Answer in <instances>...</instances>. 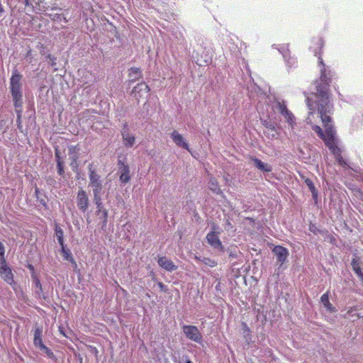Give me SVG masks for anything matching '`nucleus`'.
I'll use <instances>...</instances> for the list:
<instances>
[{
    "mask_svg": "<svg viewBox=\"0 0 363 363\" xmlns=\"http://www.w3.org/2000/svg\"><path fill=\"white\" fill-rule=\"evenodd\" d=\"M352 269L354 270V272L358 274H361L362 272V269L359 267V264L357 260L353 259L352 261Z\"/></svg>",
    "mask_w": 363,
    "mask_h": 363,
    "instance_id": "obj_24",
    "label": "nucleus"
},
{
    "mask_svg": "<svg viewBox=\"0 0 363 363\" xmlns=\"http://www.w3.org/2000/svg\"><path fill=\"white\" fill-rule=\"evenodd\" d=\"M29 2H30V0H24L25 6H28L29 5Z\"/></svg>",
    "mask_w": 363,
    "mask_h": 363,
    "instance_id": "obj_41",
    "label": "nucleus"
},
{
    "mask_svg": "<svg viewBox=\"0 0 363 363\" xmlns=\"http://www.w3.org/2000/svg\"><path fill=\"white\" fill-rule=\"evenodd\" d=\"M215 230L216 226L213 225V230L208 233L206 235L207 242L210 245H211L214 248L220 249L221 250H223V245L218 238V233L215 231Z\"/></svg>",
    "mask_w": 363,
    "mask_h": 363,
    "instance_id": "obj_12",
    "label": "nucleus"
},
{
    "mask_svg": "<svg viewBox=\"0 0 363 363\" xmlns=\"http://www.w3.org/2000/svg\"><path fill=\"white\" fill-rule=\"evenodd\" d=\"M209 189L218 195H221L223 194L217 179L213 177H211L209 180Z\"/></svg>",
    "mask_w": 363,
    "mask_h": 363,
    "instance_id": "obj_20",
    "label": "nucleus"
},
{
    "mask_svg": "<svg viewBox=\"0 0 363 363\" xmlns=\"http://www.w3.org/2000/svg\"><path fill=\"white\" fill-rule=\"evenodd\" d=\"M61 252L65 259L70 262L74 267H77V264L76 261L73 258L69 250L65 248V245L61 246Z\"/></svg>",
    "mask_w": 363,
    "mask_h": 363,
    "instance_id": "obj_19",
    "label": "nucleus"
},
{
    "mask_svg": "<svg viewBox=\"0 0 363 363\" xmlns=\"http://www.w3.org/2000/svg\"><path fill=\"white\" fill-rule=\"evenodd\" d=\"M5 249L3 244L0 242V257L1 259H4Z\"/></svg>",
    "mask_w": 363,
    "mask_h": 363,
    "instance_id": "obj_32",
    "label": "nucleus"
},
{
    "mask_svg": "<svg viewBox=\"0 0 363 363\" xmlns=\"http://www.w3.org/2000/svg\"><path fill=\"white\" fill-rule=\"evenodd\" d=\"M5 249L3 244L0 242V257L1 259H4Z\"/></svg>",
    "mask_w": 363,
    "mask_h": 363,
    "instance_id": "obj_31",
    "label": "nucleus"
},
{
    "mask_svg": "<svg viewBox=\"0 0 363 363\" xmlns=\"http://www.w3.org/2000/svg\"><path fill=\"white\" fill-rule=\"evenodd\" d=\"M171 138L173 142L179 147H181L188 151H189V147L187 143L184 140L183 136L179 134L177 130H174L171 133Z\"/></svg>",
    "mask_w": 363,
    "mask_h": 363,
    "instance_id": "obj_16",
    "label": "nucleus"
},
{
    "mask_svg": "<svg viewBox=\"0 0 363 363\" xmlns=\"http://www.w3.org/2000/svg\"><path fill=\"white\" fill-rule=\"evenodd\" d=\"M42 328H36L34 330L33 344L35 347H41L44 345L42 340Z\"/></svg>",
    "mask_w": 363,
    "mask_h": 363,
    "instance_id": "obj_21",
    "label": "nucleus"
},
{
    "mask_svg": "<svg viewBox=\"0 0 363 363\" xmlns=\"http://www.w3.org/2000/svg\"><path fill=\"white\" fill-rule=\"evenodd\" d=\"M314 43V52L315 55H318V63L320 66V79L316 80L315 84V91L311 94V96H306V105L310 110L308 112V115L306 119V121L309 125H313L314 123L315 113L314 111L317 108L319 114H320L319 111V106H320L322 101L321 97L318 94L320 90H323L325 91L327 96L328 102L333 106V104L330 101V86L333 80V72L327 69L325 65L323 62V60L321 57V52L324 46V41L321 38H317L313 40ZM321 118V115H320Z\"/></svg>",
    "mask_w": 363,
    "mask_h": 363,
    "instance_id": "obj_1",
    "label": "nucleus"
},
{
    "mask_svg": "<svg viewBox=\"0 0 363 363\" xmlns=\"http://www.w3.org/2000/svg\"><path fill=\"white\" fill-rule=\"evenodd\" d=\"M77 204L80 211L83 213L86 211L89 207V197L86 192L80 189L77 196Z\"/></svg>",
    "mask_w": 363,
    "mask_h": 363,
    "instance_id": "obj_11",
    "label": "nucleus"
},
{
    "mask_svg": "<svg viewBox=\"0 0 363 363\" xmlns=\"http://www.w3.org/2000/svg\"><path fill=\"white\" fill-rule=\"evenodd\" d=\"M41 350H44L45 352V353L48 355V357L52 358L54 357V354L53 352L51 351V350H50L48 347H46L45 345H42V347H40Z\"/></svg>",
    "mask_w": 363,
    "mask_h": 363,
    "instance_id": "obj_29",
    "label": "nucleus"
},
{
    "mask_svg": "<svg viewBox=\"0 0 363 363\" xmlns=\"http://www.w3.org/2000/svg\"><path fill=\"white\" fill-rule=\"evenodd\" d=\"M186 363H193L190 359H187Z\"/></svg>",
    "mask_w": 363,
    "mask_h": 363,
    "instance_id": "obj_43",
    "label": "nucleus"
},
{
    "mask_svg": "<svg viewBox=\"0 0 363 363\" xmlns=\"http://www.w3.org/2000/svg\"><path fill=\"white\" fill-rule=\"evenodd\" d=\"M277 109L284 117L286 122L289 125L294 128L296 125V118L292 112L288 109L284 101H277Z\"/></svg>",
    "mask_w": 363,
    "mask_h": 363,
    "instance_id": "obj_5",
    "label": "nucleus"
},
{
    "mask_svg": "<svg viewBox=\"0 0 363 363\" xmlns=\"http://www.w3.org/2000/svg\"><path fill=\"white\" fill-rule=\"evenodd\" d=\"M79 150V148L78 147L77 145H76V146L72 145V146L69 147V148H68L69 155L76 154Z\"/></svg>",
    "mask_w": 363,
    "mask_h": 363,
    "instance_id": "obj_30",
    "label": "nucleus"
},
{
    "mask_svg": "<svg viewBox=\"0 0 363 363\" xmlns=\"http://www.w3.org/2000/svg\"><path fill=\"white\" fill-rule=\"evenodd\" d=\"M357 275L360 278L362 281L363 282V273H362V272H361V274H358Z\"/></svg>",
    "mask_w": 363,
    "mask_h": 363,
    "instance_id": "obj_39",
    "label": "nucleus"
},
{
    "mask_svg": "<svg viewBox=\"0 0 363 363\" xmlns=\"http://www.w3.org/2000/svg\"><path fill=\"white\" fill-rule=\"evenodd\" d=\"M33 281H34L35 287L39 289V290L40 291H43V288H42V284H41V283L40 281V279L35 275H33Z\"/></svg>",
    "mask_w": 363,
    "mask_h": 363,
    "instance_id": "obj_28",
    "label": "nucleus"
},
{
    "mask_svg": "<svg viewBox=\"0 0 363 363\" xmlns=\"http://www.w3.org/2000/svg\"><path fill=\"white\" fill-rule=\"evenodd\" d=\"M20 108L19 110H18L16 108V112L18 113L17 123H18V128H21V108Z\"/></svg>",
    "mask_w": 363,
    "mask_h": 363,
    "instance_id": "obj_33",
    "label": "nucleus"
},
{
    "mask_svg": "<svg viewBox=\"0 0 363 363\" xmlns=\"http://www.w3.org/2000/svg\"><path fill=\"white\" fill-rule=\"evenodd\" d=\"M142 72L141 69L138 67H131L129 69L128 77L130 78V81L135 82L142 77Z\"/></svg>",
    "mask_w": 363,
    "mask_h": 363,
    "instance_id": "obj_17",
    "label": "nucleus"
},
{
    "mask_svg": "<svg viewBox=\"0 0 363 363\" xmlns=\"http://www.w3.org/2000/svg\"><path fill=\"white\" fill-rule=\"evenodd\" d=\"M329 238H330V242L334 243L335 242V238L333 236L330 235Z\"/></svg>",
    "mask_w": 363,
    "mask_h": 363,
    "instance_id": "obj_38",
    "label": "nucleus"
},
{
    "mask_svg": "<svg viewBox=\"0 0 363 363\" xmlns=\"http://www.w3.org/2000/svg\"><path fill=\"white\" fill-rule=\"evenodd\" d=\"M89 347L93 350L94 353L97 355L98 354V350L96 347L94 346H89Z\"/></svg>",
    "mask_w": 363,
    "mask_h": 363,
    "instance_id": "obj_35",
    "label": "nucleus"
},
{
    "mask_svg": "<svg viewBox=\"0 0 363 363\" xmlns=\"http://www.w3.org/2000/svg\"><path fill=\"white\" fill-rule=\"evenodd\" d=\"M272 251L275 254L277 261L281 264H283L286 260L289 252L286 247L278 245L274 247Z\"/></svg>",
    "mask_w": 363,
    "mask_h": 363,
    "instance_id": "obj_15",
    "label": "nucleus"
},
{
    "mask_svg": "<svg viewBox=\"0 0 363 363\" xmlns=\"http://www.w3.org/2000/svg\"><path fill=\"white\" fill-rule=\"evenodd\" d=\"M159 286H160V288H162L164 285H163L162 283H159Z\"/></svg>",
    "mask_w": 363,
    "mask_h": 363,
    "instance_id": "obj_42",
    "label": "nucleus"
},
{
    "mask_svg": "<svg viewBox=\"0 0 363 363\" xmlns=\"http://www.w3.org/2000/svg\"><path fill=\"white\" fill-rule=\"evenodd\" d=\"M28 267V269H29L30 270H31V271H34V267H33V265L29 264Z\"/></svg>",
    "mask_w": 363,
    "mask_h": 363,
    "instance_id": "obj_40",
    "label": "nucleus"
},
{
    "mask_svg": "<svg viewBox=\"0 0 363 363\" xmlns=\"http://www.w3.org/2000/svg\"><path fill=\"white\" fill-rule=\"evenodd\" d=\"M305 184L307 185L311 191H313L315 189L313 181L308 178L305 179Z\"/></svg>",
    "mask_w": 363,
    "mask_h": 363,
    "instance_id": "obj_26",
    "label": "nucleus"
},
{
    "mask_svg": "<svg viewBox=\"0 0 363 363\" xmlns=\"http://www.w3.org/2000/svg\"><path fill=\"white\" fill-rule=\"evenodd\" d=\"M89 186L92 188L93 196H101L104 193L103 181L94 167V164L88 165Z\"/></svg>",
    "mask_w": 363,
    "mask_h": 363,
    "instance_id": "obj_4",
    "label": "nucleus"
},
{
    "mask_svg": "<svg viewBox=\"0 0 363 363\" xmlns=\"http://www.w3.org/2000/svg\"><path fill=\"white\" fill-rule=\"evenodd\" d=\"M0 275L1 278L11 286H13L16 285L13 280V274L11 268L7 265L5 258L1 259L0 264Z\"/></svg>",
    "mask_w": 363,
    "mask_h": 363,
    "instance_id": "obj_7",
    "label": "nucleus"
},
{
    "mask_svg": "<svg viewBox=\"0 0 363 363\" xmlns=\"http://www.w3.org/2000/svg\"><path fill=\"white\" fill-rule=\"evenodd\" d=\"M157 263L160 267L165 269L167 272H173L177 269V267L174 262L168 259L167 257H160L157 260Z\"/></svg>",
    "mask_w": 363,
    "mask_h": 363,
    "instance_id": "obj_14",
    "label": "nucleus"
},
{
    "mask_svg": "<svg viewBox=\"0 0 363 363\" xmlns=\"http://www.w3.org/2000/svg\"><path fill=\"white\" fill-rule=\"evenodd\" d=\"M55 158H56L57 161V160H61V157L60 156V152L58 150H56V152H55Z\"/></svg>",
    "mask_w": 363,
    "mask_h": 363,
    "instance_id": "obj_36",
    "label": "nucleus"
},
{
    "mask_svg": "<svg viewBox=\"0 0 363 363\" xmlns=\"http://www.w3.org/2000/svg\"><path fill=\"white\" fill-rule=\"evenodd\" d=\"M311 194H312L313 197L315 199H317V197H318V191H317V189H315L313 191H311Z\"/></svg>",
    "mask_w": 363,
    "mask_h": 363,
    "instance_id": "obj_34",
    "label": "nucleus"
},
{
    "mask_svg": "<svg viewBox=\"0 0 363 363\" xmlns=\"http://www.w3.org/2000/svg\"><path fill=\"white\" fill-rule=\"evenodd\" d=\"M318 94L322 99V103L319 106V111L321 115V121L325 131L324 133L322 128L317 125H313L312 129L324 141L325 145L334 155L338 164L341 166H344L346 164V162L341 155L342 151L340 148L336 144V133L332 123V118L329 116L333 113V106L328 102L324 91L322 89L320 90Z\"/></svg>",
    "mask_w": 363,
    "mask_h": 363,
    "instance_id": "obj_2",
    "label": "nucleus"
},
{
    "mask_svg": "<svg viewBox=\"0 0 363 363\" xmlns=\"http://www.w3.org/2000/svg\"><path fill=\"white\" fill-rule=\"evenodd\" d=\"M122 138L123 140V144L125 147H132L135 143V138L133 135H130L129 133V128L127 124L123 125V130L121 131Z\"/></svg>",
    "mask_w": 363,
    "mask_h": 363,
    "instance_id": "obj_13",
    "label": "nucleus"
},
{
    "mask_svg": "<svg viewBox=\"0 0 363 363\" xmlns=\"http://www.w3.org/2000/svg\"><path fill=\"white\" fill-rule=\"evenodd\" d=\"M57 167L58 174L62 176L64 174L65 171L63 167V162L62 160H57Z\"/></svg>",
    "mask_w": 363,
    "mask_h": 363,
    "instance_id": "obj_25",
    "label": "nucleus"
},
{
    "mask_svg": "<svg viewBox=\"0 0 363 363\" xmlns=\"http://www.w3.org/2000/svg\"><path fill=\"white\" fill-rule=\"evenodd\" d=\"M55 233L57 237V241L60 246L64 245V239H63V230L62 229L57 225H55Z\"/></svg>",
    "mask_w": 363,
    "mask_h": 363,
    "instance_id": "obj_23",
    "label": "nucleus"
},
{
    "mask_svg": "<svg viewBox=\"0 0 363 363\" xmlns=\"http://www.w3.org/2000/svg\"><path fill=\"white\" fill-rule=\"evenodd\" d=\"M320 301L323 304V306L327 308L328 311L330 312H334L335 311V308L333 306V305L330 303L329 301L328 292H326L321 296Z\"/></svg>",
    "mask_w": 363,
    "mask_h": 363,
    "instance_id": "obj_22",
    "label": "nucleus"
},
{
    "mask_svg": "<svg viewBox=\"0 0 363 363\" xmlns=\"http://www.w3.org/2000/svg\"><path fill=\"white\" fill-rule=\"evenodd\" d=\"M94 201L96 206V213L102 215V228H106L108 223V211L104 208L101 196H94Z\"/></svg>",
    "mask_w": 363,
    "mask_h": 363,
    "instance_id": "obj_9",
    "label": "nucleus"
},
{
    "mask_svg": "<svg viewBox=\"0 0 363 363\" xmlns=\"http://www.w3.org/2000/svg\"><path fill=\"white\" fill-rule=\"evenodd\" d=\"M35 193L36 197L38 198V194L40 193V189L38 187L35 188Z\"/></svg>",
    "mask_w": 363,
    "mask_h": 363,
    "instance_id": "obj_37",
    "label": "nucleus"
},
{
    "mask_svg": "<svg viewBox=\"0 0 363 363\" xmlns=\"http://www.w3.org/2000/svg\"><path fill=\"white\" fill-rule=\"evenodd\" d=\"M21 79L22 75L17 71L13 72L10 79V90L16 108H21L23 105Z\"/></svg>",
    "mask_w": 363,
    "mask_h": 363,
    "instance_id": "obj_3",
    "label": "nucleus"
},
{
    "mask_svg": "<svg viewBox=\"0 0 363 363\" xmlns=\"http://www.w3.org/2000/svg\"><path fill=\"white\" fill-rule=\"evenodd\" d=\"M118 166L120 174V181L123 184H127L130 180V168L128 164L119 160L118 162Z\"/></svg>",
    "mask_w": 363,
    "mask_h": 363,
    "instance_id": "obj_10",
    "label": "nucleus"
},
{
    "mask_svg": "<svg viewBox=\"0 0 363 363\" xmlns=\"http://www.w3.org/2000/svg\"><path fill=\"white\" fill-rule=\"evenodd\" d=\"M252 161L254 162L255 166L260 170L265 172H269L272 170V168L271 165L264 163L262 161L257 158H252Z\"/></svg>",
    "mask_w": 363,
    "mask_h": 363,
    "instance_id": "obj_18",
    "label": "nucleus"
},
{
    "mask_svg": "<svg viewBox=\"0 0 363 363\" xmlns=\"http://www.w3.org/2000/svg\"><path fill=\"white\" fill-rule=\"evenodd\" d=\"M182 330L185 336L189 340L197 343H201L202 342V334L196 326L184 325L182 326Z\"/></svg>",
    "mask_w": 363,
    "mask_h": 363,
    "instance_id": "obj_6",
    "label": "nucleus"
},
{
    "mask_svg": "<svg viewBox=\"0 0 363 363\" xmlns=\"http://www.w3.org/2000/svg\"><path fill=\"white\" fill-rule=\"evenodd\" d=\"M150 87L145 82H141L138 84L132 90L131 94L137 100L138 102L142 99H145L147 96L150 91Z\"/></svg>",
    "mask_w": 363,
    "mask_h": 363,
    "instance_id": "obj_8",
    "label": "nucleus"
},
{
    "mask_svg": "<svg viewBox=\"0 0 363 363\" xmlns=\"http://www.w3.org/2000/svg\"><path fill=\"white\" fill-rule=\"evenodd\" d=\"M203 262L206 265H208L209 267H216L217 265V262L215 260L211 259L210 258H204Z\"/></svg>",
    "mask_w": 363,
    "mask_h": 363,
    "instance_id": "obj_27",
    "label": "nucleus"
}]
</instances>
